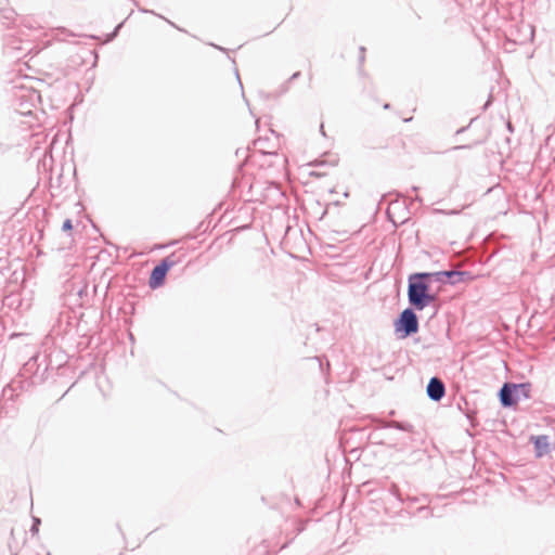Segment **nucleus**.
Here are the masks:
<instances>
[{
    "label": "nucleus",
    "instance_id": "nucleus-1",
    "mask_svg": "<svg viewBox=\"0 0 555 555\" xmlns=\"http://www.w3.org/2000/svg\"><path fill=\"white\" fill-rule=\"evenodd\" d=\"M428 280L427 272L414 273L409 278L408 299L416 310H423L436 300V296L429 293Z\"/></svg>",
    "mask_w": 555,
    "mask_h": 555
},
{
    "label": "nucleus",
    "instance_id": "nucleus-2",
    "mask_svg": "<svg viewBox=\"0 0 555 555\" xmlns=\"http://www.w3.org/2000/svg\"><path fill=\"white\" fill-rule=\"evenodd\" d=\"M531 392L530 383H505L500 391L499 399L503 408H511L518 403L521 399H529Z\"/></svg>",
    "mask_w": 555,
    "mask_h": 555
},
{
    "label": "nucleus",
    "instance_id": "nucleus-3",
    "mask_svg": "<svg viewBox=\"0 0 555 555\" xmlns=\"http://www.w3.org/2000/svg\"><path fill=\"white\" fill-rule=\"evenodd\" d=\"M396 332L409 337L418 332V319L413 308L404 309L395 321Z\"/></svg>",
    "mask_w": 555,
    "mask_h": 555
},
{
    "label": "nucleus",
    "instance_id": "nucleus-4",
    "mask_svg": "<svg viewBox=\"0 0 555 555\" xmlns=\"http://www.w3.org/2000/svg\"><path fill=\"white\" fill-rule=\"evenodd\" d=\"M177 263L178 260L175 259V254H171L162 259V261L157 266H155L151 272L149 286L152 289L160 287L165 282L168 271Z\"/></svg>",
    "mask_w": 555,
    "mask_h": 555
},
{
    "label": "nucleus",
    "instance_id": "nucleus-5",
    "mask_svg": "<svg viewBox=\"0 0 555 555\" xmlns=\"http://www.w3.org/2000/svg\"><path fill=\"white\" fill-rule=\"evenodd\" d=\"M17 105L16 112L21 115H30L33 108L36 107L40 101V94L34 89L22 88L20 93L16 94Z\"/></svg>",
    "mask_w": 555,
    "mask_h": 555
},
{
    "label": "nucleus",
    "instance_id": "nucleus-6",
    "mask_svg": "<svg viewBox=\"0 0 555 555\" xmlns=\"http://www.w3.org/2000/svg\"><path fill=\"white\" fill-rule=\"evenodd\" d=\"M427 396L430 400L438 402L446 395V386L439 377H431L426 387Z\"/></svg>",
    "mask_w": 555,
    "mask_h": 555
},
{
    "label": "nucleus",
    "instance_id": "nucleus-7",
    "mask_svg": "<svg viewBox=\"0 0 555 555\" xmlns=\"http://www.w3.org/2000/svg\"><path fill=\"white\" fill-rule=\"evenodd\" d=\"M473 280V275L468 271L449 270L447 276V283L455 285L466 281Z\"/></svg>",
    "mask_w": 555,
    "mask_h": 555
},
{
    "label": "nucleus",
    "instance_id": "nucleus-8",
    "mask_svg": "<svg viewBox=\"0 0 555 555\" xmlns=\"http://www.w3.org/2000/svg\"><path fill=\"white\" fill-rule=\"evenodd\" d=\"M531 439L533 441L538 457H541L543 454H545L548 451L550 443H548L547 436H545V435L532 436Z\"/></svg>",
    "mask_w": 555,
    "mask_h": 555
},
{
    "label": "nucleus",
    "instance_id": "nucleus-9",
    "mask_svg": "<svg viewBox=\"0 0 555 555\" xmlns=\"http://www.w3.org/2000/svg\"><path fill=\"white\" fill-rule=\"evenodd\" d=\"M382 427L384 428H396L398 430L412 433L413 431V425L410 423H403L398 421H389V422H383Z\"/></svg>",
    "mask_w": 555,
    "mask_h": 555
},
{
    "label": "nucleus",
    "instance_id": "nucleus-10",
    "mask_svg": "<svg viewBox=\"0 0 555 555\" xmlns=\"http://www.w3.org/2000/svg\"><path fill=\"white\" fill-rule=\"evenodd\" d=\"M429 274V279H435L436 282H439V283H447V276H448V271H439V272H427Z\"/></svg>",
    "mask_w": 555,
    "mask_h": 555
},
{
    "label": "nucleus",
    "instance_id": "nucleus-11",
    "mask_svg": "<svg viewBox=\"0 0 555 555\" xmlns=\"http://www.w3.org/2000/svg\"><path fill=\"white\" fill-rule=\"evenodd\" d=\"M389 492L396 498L398 499L400 502H402V498H401V493H400V490H399V487L396 485V483H392L389 488Z\"/></svg>",
    "mask_w": 555,
    "mask_h": 555
},
{
    "label": "nucleus",
    "instance_id": "nucleus-12",
    "mask_svg": "<svg viewBox=\"0 0 555 555\" xmlns=\"http://www.w3.org/2000/svg\"><path fill=\"white\" fill-rule=\"evenodd\" d=\"M73 229V223H72V220L70 219H66L64 222H63V225H62V230L64 232H68Z\"/></svg>",
    "mask_w": 555,
    "mask_h": 555
},
{
    "label": "nucleus",
    "instance_id": "nucleus-13",
    "mask_svg": "<svg viewBox=\"0 0 555 555\" xmlns=\"http://www.w3.org/2000/svg\"><path fill=\"white\" fill-rule=\"evenodd\" d=\"M13 14H14V12L12 10H3L2 11V15L7 20L12 18Z\"/></svg>",
    "mask_w": 555,
    "mask_h": 555
},
{
    "label": "nucleus",
    "instance_id": "nucleus-14",
    "mask_svg": "<svg viewBox=\"0 0 555 555\" xmlns=\"http://www.w3.org/2000/svg\"><path fill=\"white\" fill-rule=\"evenodd\" d=\"M39 524H40V519L36 518L35 521H34V525L31 527V531L33 532H37L38 531Z\"/></svg>",
    "mask_w": 555,
    "mask_h": 555
},
{
    "label": "nucleus",
    "instance_id": "nucleus-15",
    "mask_svg": "<svg viewBox=\"0 0 555 555\" xmlns=\"http://www.w3.org/2000/svg\"><path fill=\"white\" fill-rule=\"evenodd\" d=\"M121 26H122V23L116 26V28H115L114 33L112 34V38H113V37H115V36L117 35V33L119 31V29L121 28Z\"/></svg>",
    "mask_w": 555,
    "mask_h": 555
},
{
    "label": "nucleus",
    "instance_id": "nucleus-16",
    "mask_svg": "<svg viewBox=\"0 0 555 555\" xmlns=\"http://www.w3.org/2000/svg\"><path fill=\"white\" fill-rule=\"evenodd\" d=\"M299 76H300V72H296V73H294V74L291 76L289 80H295V79H297Z\"/></svg>",
    "mask_w": 555,
    "mask_h": 555
},
{
    "label": "nucleus",
    "instance_id": "nucleus-17",
    "mask_svg": "<svg viewBox=\"0 0 555 555\" xmlns=\"http://www.w3.org/2000/svg\"><path fill=\"white\" fill-rule=\"evenodd\" d=\"M360 51H361L360 61H363V59H364L363 53H364L365 49L362 47V48L360 49Z\"/></svg>",
    "mask_w": 555,
    "mask_h": 555
},
{
    "label": "nucleus",
    "instance_id": "nucleus-18",
    "mask_svg": "<svg viewBox=\"0 0 555 555\" xmlns=\"http://www.w3.org/2000/svg\"><path fill=\"white\" fill-rule=\"evenodd\" d=\"M320 132H321L323 135H325L323 124H322V125H321V127H320Z\"/></svg>",
    "mask_w": 555,
    "mask_h": 555
},
{
    "label": "nucleus",
    "instance_id": "nucleus-19",
    "mask_svg": "<svg viewBox=\"0 0 555 555\" xmlns=\"http://www.w3.org/2000/svg\"><path fill=\"white\" fill-rule=\"evenodd\" d=\"M389 107H390V105H389L388 103H386V104L384 105V108H385V109H388Z\"/></svg>",
    "mask_w": 555,
    "mask_h": 555
},
{
    "label": "nucleus",
    "instance_id": "nucleus-20",
    "mask_svg": "<svg viewBox=\"0 0 555 555\" xmlns=\"http://www.w3.org/2000/svg\"><path fill=\"white\" fill-rule=\"evenodd\" d=\"M143 13L149 12L147 10L140 9ZM151 13H154L153 11H150Z\"/></svg>",
    "mask_w": 555,
    "mask_h": 555
},
{
    "label": "nucleus",
    "instance_id": "nucleus-21",
    "mask_svg": "<svg viewBox=\"0 0 555 555\" xmlns=\"http://www.w3.org/2000/svg\"><path fill=\"white\" fill-rule=\"evenodd\" d=\"M170 25H172L173 27H176V25L173 24V22H170L168 20H166Z\"/></svg>",
    "mask_w": 555,
    "mask_h": 555
}]
</instances>
